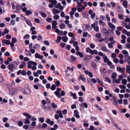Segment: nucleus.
<instances>
[{
  "mask_svg": "<svg viewBox=\"0 0 130 130\" xmlns=\"http://www.w3.org/2000/svg\"><path fill=\"white\" fill-rule=\"evenodd\" d=\"M82 15L84 18H86L87 17L86 13L84 11L82 12Z\"/></svg>",
  "mask_w": 130,
  "mask_h": 130,
  "instance_id": "61",
  "label": "nucleus"
},
{
  "mask_svg": "<svg viewBox=\"0 0 130 130\" xmlns=\"http://www.w3.org/2000/svg\"><path fill=\"white\" fill-rule=\"evenodd\" d=\"M46 20L47 22H50L52 21V19L51 18H48L46 19Z\"/></svg>",
  "mask_w": 130,
  "mask_h": 130,
  "instance_id": "54",
  "label": "nucleus"
},
{
  "mask_svg": "<svg viewBox=\"0 0 130 130\" xmlns=\"http://www.w3.org/2000/svg\"><path fill=\"white\" fill-rule=\"evenodd\" d=\"M119 87L122 89H126V86L124 85H120L119 86Z\"/></svg>",
  "mask_w": 130,
  "mask_h": 130,
  "instance_id": "46",
  "label": "nucleus"
},
{
  "mask_svg": "<svg viewBox=\"0 0 130 130\" xmlns=\"http://www.w3.org/2000/svg\"><path fill=\"white\" fill-rule=\"evenodd\" d=\"M65 25L64 24H61L60 25V28L61 29H64L65 27Z\"/></svg>",
  "mask_w": 130,
  "mask_h": 130,
  "instance_id": "40",
  "label": "nucleus"
},
{
  "mask_svg": "<svg viewBox=\"0 0 130 130\" xmlns=\"http://www.w3.org/2000/svg\"><path fill=\"white\" fill-rule=\"evenodd\" d=\"M117 75V73H115L114 72L111 75V77L113 80L116 79Z\"/></svg>",
  "mask_w": 130,
  "mask_h": 130,
  "instance_id": "22",
  "label": "nucleus"
},
{
  "mask_svg": "<svg viewBox=\"0 0 130 130\" xmlns=\"http://www.w3.org/2000/svg\"><path fill=\"white\" fill-rule=\"evenodd\" d=\"M123 5L124 7L126 8L127 6V2L126 0L124 1L123 2Z\"/></svg>",
  "mask_w": 130,
  "mask_h": 130,
  "instance_id": "31",
  "label": "nucleus"
},
{
  "mask_svg": "<svg viewBox=\"0 0 130 130\" xmlns=\"http://www.w3.org/2000/svg\"><path fill=\"white\" fill-rule=\"evenodd\" d=\"M10 93L12 94H14L15 92V90L13 88L10 89L9 90Z\"/></svg>",
  "mask_w": 130,
  "mask_h": 130,
  "instance_id": "34",
  "label": "nucleus"
},
{
  "mask_svg": "<svg viewBox=\"0 0 130 130\" xmlns=\"http://www.w3.org/2000/svg\"><path fill=\"white\" fill-rule=\"evenodd\" d=\"M96 36L97 38H100L101 37V34L99 33L96 34Z\"/></svg>",
  "mask_w": 130,
  "mask_h": 130,
  "instance_id": "63",
  "label": "nucleus"
},
{
  "mask_svg": "<svg viewBox=\"0 0 130 130\" xmlns=\"http://www.w3.org/2000/svg\"><path fill=\"white\" fill-rule=\"evenodd\" d=\"M98 21H96V22H94L91 25V27L94 29L95 27H96V26H98Z\"/></svg>",
  "mask_w": 130,
  "mask_h": 130,
  "instance_id": "19",
  "label": "nucleus"
},
{
  "mask_svg": "<svg viewBox=\"0 0 130 130\" xmlns=\"http://www.w3.org/2000/svg\"><path fill=\"white\" fill-rule=\"evenodd\" d=\"M118 17L119 18V19L121 20H122L123 19V15L121 14H119L118 15Z\"/></svg>",
  "mask_w": 130,
  "mask_h": 130,
  "instance_id": "50",
  "label": "nucleus"
},
{
  "mask_svg": "<svg viewBox=\"0 0 130 130\" xmlns=\"http://www.w3.org/2000/svg\"><path fill=\"white\" fill-rule=\"evenodd\" d=\"M54 15L53 17V18L56 20L60 18L59 16L58 15H56V14H54Z\"/></svg>",
  "mask_w": 130,
  "mask_h": 130,
  "instance_id": "39",
  "label": "nucleus"
},
{
  "mask_svg": "<svg viewBox=\"0 0 130 130\" xmlns=\"http://www.w3.org/2000/svg\"><path fill=\"white\" fill-rule=\"evenodd\" d=\"M126 70L127 73L130 71V66L128 65L126 66Z\"/></svg>",
  "mask_w": 130,
  "mask_h": 130,
  "instance_id": "47",
  "label": "nucleus"
},
{
  "mask_svg": "<svg viewBox=\"0 0 130 130\" xmlns=\"http://www.w3.org/2000/svg\"><path fill=\"white\" fill-rule=\"evenodd\" d=\"M55 86L56 87H58L59 86L60 82L58 80H57L55 82Z\"/></svg>",
  "mask_w": 130,
  "mask_h": 130,
  "instance_id": "44",
  "label": "nucleus"
},
{
  "mask_svg": "<svg viewBox=\"0 0 130 130\" xmlns=\"http://www.w3.org/2000/svg\"><path fill=\"white\" fill-rule=\"evenodd\" d=\"M30 37V36L28 34H26V35L23 38L24 39H25L29 38Z\"/></svg>",
  "mask_w": 130,
  "mask_h": 130,
  "instance_id": "49",
  "label": "nucleus"
},
{
  "mask_svg": "<svg viewBox=\"0 0 130 130\" xmlns=\"http://www.w3.org/2000/svg\"><path fill=\"white\" fill-rule=\"evenodd\" d=\"M76 58L74 57L73 55H71V58L70 60L72 62H73L76 61Z\"/></svg>",
  "mask_w": 130,
  "mask_h": 130,
  "instance_id": "27",
  "label": "nucleus"
},
{
  "mask_svg": "<svg viewBox=\"0 0 130 130\" xmlns=\"http://www.w3.org/2000/svg\"><path fill=\"white\" fill-rule=\"evenodd\" d=\"M99 22L100 24V25L103 26H104L105 24V22L101 20H100L99 21Z\"/></svg>",
  "mask_w": 130,
  "mask_h": 130,
  "instance_id": "37",
  "label": "nucleus"
},
{
  "mask_svg": "<svg viewBox=\"0 0 130 130\" xmlns=\"http://www.w3.org/2000/svg\"><path fill=\"white\" fill-rule=\"evenodd\" d=\"M123 53L126 55V56H128L129 55L128 52L126 50H124L122 51Z\"/></svg>",
  "mask_w": 130,
  "mask_h": 130,
  "instance_id": "41",
  "label": "nucleus"
},
{
  "mask_svg": "<svg viewBox=\"0 0 130 130\" xmlns=\"http://www.w3.org/2000/svg\"><path fill=\"white\" fill-rule=\"evenodd\" d=\"M82 28L83 31H85L88 30V31H90L91 30L92 28H91L87 24H84Z\"/></svg>",
  "mask_w": 130,
  "mask_h": 130,
  "instance_id": "5",
  "label": "nucleus"
},
{
  "mask_svg": "<svg viewBox=\"0 0 130 130\" xmlns=\"http://www.w3.org/2000/svg\"><path fill=\"white\" fill-rule=\"evenodd\" d=\"M110 3L112 7L113 8H115L116 6V3L113 2H111Z\"/></svg>",
  "mask_w": 130,
  "mask_h": 130,
  "instance_id": "55",
  "label": "nucleus"
},
{
  "mask_svg": "<svg viewBox=\"0 0 130 130\" xmlns=\"http://www.w3.org/2000/svg\"><path fill=\"white\" fill-rule=\"evenodd\" d=\"M32 13V12L30 10H27L26 12L25 13L27 15H31Z\"/></svg>",
  "mask_w": 130,
  "mask_h": 130,
  "instance_id": "36",
  "label": "nucleus"
},
{
  "mask_svg": "<svg viewBox=\"0 0 130 130\" xmlns=\"http://www.w3.org/2000/svg\"><path fill=\"white\" fill-rule=\"evenodd\" d=\"M3 42L4 43H5L7 45H9L10 44V41L9 40H6L4 39L3 40Z\"/></svg>",
  "mask_w": 130,
  "mask_h": 130,
  "instance_id": "20",
  "label": "nucleus"
},
{
  "mask_svg": "<svg viewBox=\"0 0 130 130\" xmlns=\"http://www.w3.org/2000/svg\"><path fill=\"white\" fill-rule=\"evenodd\" d=\"M40 46L38 44H35L33 46V49H39L40 48Z\"/></svg>",
  "mask_w": 130,
  "mask_h": 130,
  "instance_id": "35",
  "label": "nucleus"
},
{
  "mask_svg": "<svg viewBox=\"0 0 130 130\" xmlns=\"http://www.w3.org/2000/svg\"><path fill=\"white\" fill-rule=\"evenodd\" d=\"M56 87L55 84H53L52 85L51 88V89L52 90H55L56 89Z\"/></svg>",
  "mask_w": 130,
  "mask_h": 130,
  "instance_id": "48",
  "label": "nucleus"
},
{
  "mask_svg": "<svg viewBox=\"0 0 130 130\" xmlns=\"http://www.w3.org/2000/svg\"><path fill=\"white\" fill-rule=\"evenodd\" d=\"M96 32H98L99 30V27L98 26H96V27L93 29Z\"/></svg>",
  "mask_w": 130,
  "mask_h": 130,
  "instance_id": "56",
  "label": "nucleus"
},
{
  "mask_svg": "<svg viewBox=\"0 0 130 130\" xmlns=\"http://www.w3.org/2000/svg\"><path fill=\"white\" fill-rule=\"evenodd\" d=\"M21 19L22 20L24 21H26V19H27L25 17L23 16L22 15H21Z\"/></svg>",
  "mask_w": 130,
  "mask_h": 130,
  "instance_id": "51",
  "label": "nucleus"
},
{
  "mask_svg": "<svg viewBox=\"0 0 130 130\" xmlns=\"http://www.w3.org/2000/svg\"><path fill=\"white\" fill-rule=\"evenodd\" d=\"M105 79L108 82L110 83H111V80L110 78L108 77H105Z\"/></svg>",
  "mask_w": 130,
  "mask_h": 130,
  "instance_id": "52",
  "label": "nucleus"
},
{
  "mask_svg": "<svg viewBox=\"0 0 130 130\" xmlns=\"http://www.w3.org/2000/svg\"><path fill=\"white\" fill-rule=\"evenodd\" d=\"M71 47L70 45H67L66 46V49L67 50H70Z\"/></svg>",
  "mask_w": 130,
  "mask_h": 130,
  "instance_id": "62",
  "label": "nucleus"
},
{
  "mask_svg": "<svg viewBox=\"0 0 130 130\" xmlns=\"http://www.w3.org/2000/svg\"><path fill=\"white\" fill-rule=\"evenodd\" d=\"M27 67L29 69H31L32 66H36L37 65V63L35 62L32 61H29L28 62Z\"/></svg>",
  "mask_w": 130,
  "mask_h": 130,
  "instance_id": "4",
  "label": "nucleus"
},
{
  "mask_svg": "<svg viewBox=\"0 0 130 130\" xmlns=\"http://www.w3.org/2000/svg\"><path fill=\"white\" fill-rule=\"evenodd\" d=\"M79 80H82L84 82H85L86 81L85 78L82 75H80L79 76Z\"/></svg>",
  "mask_w": 130,
  "mask_h": 130,
  "instance_id": "26",
  "label": "nucleus"
},
{
  "mask_svg": "<svg viewBox=\"0 0 130 130\" xmlns=\"http://www.w3.org/2000/svg\"><path fill=\"white\" fill-rule=\"evenodd\" d=\"M90 53L92 55H93V54L96 55L98 54V52L96 50H92L90 51Z\"/></svg>",
  "mask_w": 130,
  "mask_h": 130,
  "instance_id": "23",
  "label": "nucleus"
},
{
  "mask_svg": "<svg viewBox=\"0 0 130 130\" xmlns=\"http://www.w3.org/2000/svg\"><path fill=\"white\" fill-rule=\"evenodd\" d=\"M12 41L10 43V46L11 47H12L14 46V44L16 42V39L15 38L13 37L12 38Z\"/></svg>",
  "mask_w": 130,
  "mask_h": 130,
  "instance_id": "13",
  "label": "nucleus"
},
{
  "mask_svg": "<svg viewBox=\"0 0 130 130\" xmlns=\"http://www.w3.org/2000/svg\"><path fill=\"white\" fill-rule=\"evenodd\" d=\"M117 11L119 13H121L123 11L122 8L120 6H117Z\"/></svg>",
  "mask_w": 130,
  "mask_h": 130,
  "instance_id": "16",
  "label": "nucleus"
},
{
  "mask_svg": "<svg viewBox=\"0 0 130 130\" xmlns=\"http://www.w3.org/2000/svg\"><path fill=\"white\" fill-rule=\"evenodd\" d=\"M55 8H59L60 10H62L64 8V7L63 6L61 5L60 3H58L57 5L55 7Z\"/></svg>",
  "mask_w": 130,
  "mask_h": 130,
  "instance_id": "8",
  "label": "nucleus"
},
{
  "mask_svg": "<svg viewBox=\"0 0 130 130\" xmlns=\"http://www.w3.org/2000/svg\"><path fill=\"white\" fill-rule=\"evenodd\" d=\"M50 2L53 4L54 5H56L57 3L56 0H50Z\"/></svg>",
  "mask_w": 130,
  "mask_h": 130,
  "instance_id": "38",
  "label": "nucleus"
},
{
  "mask_svg": "<svg viewBox=\"0 0 130 130\" xmlns=\"http://www.w3.org/2000/svg\"><path fill=\"white\" fill-rule=\"evenodd\" d=\"M120 81L121 80L120 79H117L113 80V83H116L117 84H119L120 83Z\"/></svg>",
  "mask_w": 130,
  "mask_h": 130,
  "instance_id": "43",
  "label": "nucleus"
},
{
  "mask_svg": "<svg viewBox=\"0 0 130 130\" xmlns=\"http://www.w3.org/2000/svg\"><path fill=\"white\" fill-rule=\"evenodd\" d=\"M35 57L36 58H38L39 59H42L43 58V56L38 53H36L35 55Z\"/></svg>",
  "mask_w": 130,
  "mask_h": 130,
  "instance_id": "10",
  "label": "nucleus"
},
{
  "mask_svg": "<svg viewBox=\"0 0 130 130\" xmlns=\"http://www.w3.org/2000/svg\"><path fill=\"white\" fill-rule=\"evenodd\" d=\"M125 27L127 29H130V22L128 25H125Z\"/></svg>",
  "mask_w": 130,
  "mask_h": 130,
  "instance_id": "59",
  "label": "nucleus"
},
{
  "mask_svg": "<svg viewBox=\"0 0 130 130\" xmlns=\"http://www.w3.org/2000/svg\"><path fill=\"white\" fill-rule=\"evenodd\" d=\"M117 69L118 71L121 72L123 73L125 71V68H121V67H118L117 68Z\"/></svg>",
  "mask_w": 130,
  "mask_h": 130,
  "instance_id": "9",
  "label": "nucleus"
},
{
  "mask_svg": "<svg viewBox=\"0 0 130 130\" xmlns=\"http://www.w3.org/2000/svg\"><path fill=\"white\" fill-rule=\"evenodd\" d=\"M79 112L77 110H75L74 111V116L77 118H80V116L79 115Z\"/></svg>",
  "mask_w": 130,
  "mask_h": 130,
  "instance_id": "14",
  "label": "nucleus"
},
{
  "mask_svg": "<svg viewBox=\"0 0 130 130\" xmlns=\"http://www.w3.org/2000/svg\"><path fill=\"white\" fill-rule=\"evenodd\" d=\"M109 26L111 28L112 30H114L115 29V26L113 25L111 23L109 22L108 24Z\"/></svg>",
  "mask_w": 130,
  "mask_h": 130,
  "instance_id": "15",
  "label": "nucleus"
},
{
  "mask_svg": "<svg viewBox=\"0 0 130 130\" xmlns=\"http://www.w3.org/2000/svg\"><path fill=\"white\" fill-rule=\"evenodd\" d=\"M61 89L60 88H57L56 90L55 91L54 93L56 96L58 98H60L62 96H64L65 94L64 91L62 90L61 91V94H60Z\"/></svg>",
  "mask_w": 130,
  "mask_h": 130,
  "instance_id": "1",
  "label": "nucleus"
},
{
  "mask_svg": "<svg viewBox=\"0 0 130 130\" xmlns=\"http://www.w3.org/2000/svg\"><path fill=\"white\" fill-rule=\"evenodd\" d=\"M101 49L102 50L107 52H109V50L107 49L106 47L104 46L102 47Z\"/></svg>",
  "mask_w": 130,
  "mask_h": 130,
  "instance_id": "29",
  "label": "nucleus"
},
{
  "mask_svg": "<svg viewBox=\"0 0 130 130\" xmlns=\"http://www.w3.org/2000/svg\"><path fill=\"white\" fill-rule=\"evenodd\" d=\"M70 93L71 94V96H73V99H77V96L75 93H73L72 91H70Z\"/></svg>",
  "mask_w": 130,
  "mask_h": 130,
  "instance_id": "18",
  "label": "nucleus"
},
{
  "mask_svg": "<svg viewBox=\"0 0 130 130\" xmlns=\"http://www.w3.org/2000/svg\"><path fill=\"white\" fill-rule=\"evenodd\" d=\"M105 6V4L103 2H100V6L101 7H104Z\"/></svg>",
  "mask_w": 130,
  "mask_h": 130,
  "instance_id": "60",
  "label": "nucleus"
},
{
  "mask_svg": "<svg viewBox=\"0 0 130 130\" xmlns=\"http://www.w3.org/2000/svg\"><path fill=\"white\" fill-rule=\"evenodd\" d=\"M68 35L70 37H72L73 38H74L75 36L74 34L72 32L69 33L68 34Z\"/></svg>",
  "mask_w": 130,
  "mask_h": 130,
  "instance_id": "45",
  "label": "nucleus"
},
{
  "mask_svg": "<svg viewBox=\"0 0 130 130\" xmlns=\"http://www.w3.org/2000/svg\"><path fill=\"white\" fill-rule=\"evenodd\" d=\"M51 105L52 107L54 108H56L57 107V106L54 103H51Z\"/></svg>",
  "mask_w": 130,
  "mask_h": 130,
  "instance_id": "57",
  "label": "nucleus"
},
{
  "mask_svg": "<svg viewBox=\"0 0 130 130\" xmlns=\"http://www.w3.org/2000/svg\"><path fill=\"white\" fill-rule=\"evenodd\" d=\"M11 23L12 25H14L15 24V21L14 20H12L11 21Z\"/></svg>",
  "mask_w": 130,
  "mask_h": 130,
  "instance_id": "58",
  "label": "nucleus"
},
{
  "mask_svg": "<svg viewBox=\"0 0 130 130\" xmlns=\"http://www.w3.org/2000/svg\"><path fill=\"white\" fill-rule=\"evenodd\" d=\"M127 82V80L125 79H123L122 80V84L123 85H126Z\"/></svg>",
  "mask_w": 130,
  "mask_h": 130,
  "instance_id": "42",
  "label": "nucleus"
},
{
  "mask_svg": "<svg viewBox=\"0 0 130 130\" xmlns=\"http://www.w3.org/2000/svg\"><path fill=\"white\" fill-rule=\"evenodd\" d=\"M113 59L114 62L115 63H117L119 62V60L117 58H115Z\"/></svg>",
  "mask_w": 130,
  "mask_h": 130,
  "instance_id": "64",
  "label": "nucleus"
},
{
  "mask_svg": "<svg viewBox=\"0 0 130 130\" xmlns=\"http://www.w3.org/2000/svg\"><path fill=\"white\" fill-rule=\"evenodd\" d=\"M56 113L57 114H58V115L61 118H63V116L62 113L61 111V110H57L56 111Z\"/></svg>",
  "mask_w": 130,
  "mask_h": 130,
  "instance_id": "21",
  "label": "nucleus"
},
{
  "mask_svg": "<svg viewBox=\"0 0 130 130\" xmlns=\"http://www.w3.org/2000/svg\"><path fill=\"white\" fill-rule=\"evenodd\" d=\"M26 64V63L25 62H22L21 64L19 66V68L21 69L23 68L24 66H25Z\"/></svg>",
  "mask_w": 130,
  "mask_h": 130,
  "instance_id": "28",
  "label": "nucleus"
},
{
  "mask_svg": "<svg viewBox=\"0 0 130 130\" xmlns=\"http://www.w3.org/2000/svg\"><path fill=\"white\" fill-rule=\"evenodd\" d=\"M62 39L63 41L65 42H67L68 40V38L66 36H63Z\"/></svg>",
  "mask_w": 130,
  "mask_h": 130,
  "instance_id": "32",
  "label": "nucleus"
},
{
  "mask_svg": "<svg viewBox=\"0 0 130 130\" xmlns=\"http://www.w3.org/2000/svg\"><path fill=\"white\" fill-rule=\"evenodd\" d=\"M91 64L92 67L94 69L96 70V69L97 65L96 63L93 61L91 62Z\"/></svg>",
  "mask_w": 130,
  "mask_h": 130,
  "instance_id": "17",
  "label": "nucleus"
},
{
  "mask_svg": "<svg viewBox=\"0 0 130 130\" xmlns=\"http://www.w3.org/2000/svg\"><path fill=\"white\" fill-rule=\"evenodd\" d=\"M106 17L107 18V20L108 21H109L110 20V16L108 14L106 15Z\"/></svg>",
  "mask_w": 130,
  "mask_h": 130,
  "instance_id": "53",
  "label": "nucleus"
},
{
  "mask_svg": "<svg viewBox=\"0 0 130 130\" xmlns=\"http://www.w3.org/2000/svg\"><path fill=\"white\" fill-rule=\"evenodd\" d=\"M25 21L27 24L30 26H32V25L31 23V22L28 19H26Z\"/></svg>",
  "mask_w": 130,
  "mask_h": 130,
  "instance_id": "25",
  "label": "nucleus"
},
{
  "mask_svg": "<svg viewBox=\"0 0 130 130\" xmlns=\"http://www.w3.org/2000/svg\"><path fill=\"white\" fill-rule=\"evenodd\" d=\"M29 47L30 52L34 54L35 52V50L32 48V44L30 43L29 45Z\"/></svg>",
  "mask_w": 130,
  "mask_h": 130,
  "instance_id": "7",
  "label": "nucleus"
},
{
  "mask_svg": "<svg viewBox=\"0 0 130 130\" xmlns=\"http://www.w3.org/2000/svg\"><path fill=\"white\" fill-rule=\"evenodd\" d=\"M23 115L26 117L25 120V124H29L30 122L29 119L31 118V116L29 113L26 112H24Z\"/></svg>",
  "mask_w": 130,
  "mask_h": 130,
  "instance_id": "3",
  "label": "nucleus"
},
{
  "mask_svg": "<svg viewBox=\"0 0 130 130\" xmlns=\"http://www.w3.org/2000/svg\"><path fill=\"white\" fill-rule=\"evenodd\" d=\"M103 58L104 59V61L105 63H107L109 60V59L107 58V56L105 55Z\"/></svg>",
  "mask_w": 130,
  "mask_h": 130,
  "instance_id": "30",
  "label": "nucleus"
},
{
  "mask_svg": "<svg viewBox=\"0 0 130 130\" xmlns=\"http://www.w3.org/2000/svg\"><path fill=\"white\" fill-rule=\"evenodd\" d=\"M57 24V22L56 21H53L52 22V29H54L56 28L57 27L56 25Z\"/></svg>",
  "mask_w": 130,
  "mask_h": 130,
  "instance_id": "11",
  "label": "nucleus"
},
{
  "mask_svg": "<svg viewBox=\"0 0 130 130\" xmlns=\"http://www.w3.org/2000/svg\"><path fill=\"white\" fill-rule=\"evenodd\" d=\"M23 92V93L25 94L29 95L30 94L31 90L28 87V84H26L25 85Z\"/></svg>",
  "mask_w": 130,
  "mask_h": 130,
  "instance_id": "2",
  "label": "nucleus"
},
{
  "mask_svg": "<svg viewBox=\"0 0 130 130\" xmlns=\"http://www.w3.org/2000/svg\"><path fill=\"white\" fill-rule=\"evenodd\" d=\"M62 39V38L61 36H58L57 37V39L56 40V42L58 43H60V40Z\"/></svg>",
  "mask_w": 130,
  "mask_h": 130,
  "instance_id": "33",
  "label": "nucleus"
},
{
  "mask_svg": "<svg viewBox=\"0 0 130 130\" xmlns=\"http://www.w3.org/2000/svg\"><path fill=\"white\" fill-rule=\"evenodd\" d=\"M13 63V62L10 64L8 66V69H12L15 68V66L12 64Z\"/></svg>",
  "mask_w": 130,
  "mask_h": 130,
  "instance_id": "24",
  "label": "nucleus"
},
{
  "mask_svg": "<svg viewBox=\"0 0 130 130\" xmlns=\"http://www.w3.org/2000/svg\"><path fill=\"white\" fill-rule=\"evenodd\" d=\"M60 12V11L59 10L53 8L52 10V13L54 14H58Z\"/></svg>",
  "mask_w": 130,
  "mask_h": 130,
  "instance_id": "12",
  "label": "nucleus"
},
{
  "mask_svg": "<svg viewBox=\"0 0 130 130\" xmlns=\"http://www.w3.org/2000/svg\"><path fill=\"white\" fill-rule=\"evenodd\" d=\"M18 7V9L19 10L21 9H22V11H23L24 12H26L27 11V8L26 7H24L23 8L22 6L20 5H17V7Z\"/></svg>",
  "mask_w": 130,
  "mask_h": 130,
  "instance_id": "6",
  "label": "nucleus"
}]
</instances>
